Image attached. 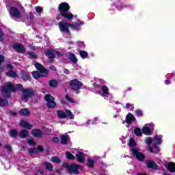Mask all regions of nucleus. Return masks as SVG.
<instances>
[{"instance_id":"nucleus-1","label":"nucleus","mask_w":175,"mask_h":175,"mask_svg":"<svg viewBox=\"0 0 175 175\" xmlns=\"http://www.w3.org/2000/svg\"><path fill=\"white\" fill-rule=\"evenodd\" d=\"M13 91H21L23 94L22 100H24V102H27L29 98L33 96V90L31 89H24L23 85L19 84L14 86L12 82H8L1 88L2 94L3 96L6 98H9V96H10V92Z\"/></svg>"},{"instance_id":"nucleus-2","label":"nucleus","mask_w":175,"mask_h":175,"mask_svg":"<svg viewBox=\"0 0 175 175\" xmlns=\"http://www.w3.org/2000/svg\"><path fill=\"white\" fill-rule=\"evenodd\" d=\"M84 23L78 22L75 23L73 25L68 23L65 21H61L59 23V28L61 32H65L66 33H70V31H69V27L72 28L74 31H79L80 29L81 25H83Z\"/></svg>"},{"instance_id":"nucleus-3","label":"nucleus","mask_w":175,"mask_h":175,"mask_svg":"<svg viewBox=\"0 0 175 175\" xmlns=\"http://www.w3.org/2000/svg\"><path fill=\"white\" fill-rule=\"evenodd\" d=\"M70 9V6L68 3H62L59 5V10L60 12V15L64 18H67V20H72L75 15L69 12V10Z\"/></svg>"},{"instance_id":"nucleus-4","label":"nucleus","mask_w":175,"mask_h":175,"mask_svg":"<svg viewBox=\"0 0 175 175\" xmlns=\"http://www.w3.org/2000/svg\"><path fill=\"white\" fill-rule=\"evenodd\" d=\"M57 116L59 118H66V117H69L70 120H73L75 116L70 110H66V112L63 111H58Z\"/></svg>"},{"instance_id":"nucleus-5","label":"nucleus","mask_w":175,"mask_h":175,"mask_svg":"<svg viewBox=\"0 0 175 175\" xmlns=\"http://www.w3.org/2000/svg\"><path fill=\"white\" fill-rule=\"evenodd\" d=\"M44 98L45 100H46V105L48 107H49V109H53V107H55L57 104L54 101L55 98L54 97H53V96L50 94H46Z\"/></svg>"},{"instance_id":"nucleus-6","label":"nucleus","mask_w":175,"mask_h":175,"mask_svg":"<svg viewBox=\"0 0 175 175\" xmlns=\"http://www.w3.org/2000/svg\"><path fill=\"white\" fill-rule=\"evenodd\" d=\"M155 141L156 144H161L162 143V136L161 135H156L154 139L151 137H148L146 139V143L148 146H150L151 143Z\"/></svg>"},{"instance_id":"nucleus-7","label":"nucleus","mask_w":175,"mask_h":175,"mask_svg":"<svg viewBox=\"0 0 175 175\" xmlns=\"http://www.w3.org/2000/svg\"><path fill=\"white\" fill-rule=\"evenodd\" d=\"M132 151V154L133 157H136L138 161H144V154L143 153L139 152V148H134L131 150Z\"/></svg>"},{"instance_id":"nucleus-8","label":"nucleus","mask_w":175,"mask_h":175,"mask_svg":"<svg viewBox=\"0 0 175 175\" xmlns=\"http://www.w3.org/2000/svg\"><path fill=\"white\" fill-rule=\"evenodd\" d=\"M154 129V124H146L144 127L142 128V132L144 135H146L147 136L151 135L152 131Z\"/></svg>"},{"instance_id":"nucleus-9","label":"nucleus","mask_w":175,"mask_h":175,"mask_svg":"<svg viewBox=\"0 0 175 175\" xmlns=\"http://www.w3.org/2000/svg\"><path fill=\"white\" fill-rule=\"evenodd\" d=\"M72 90H74V91H77L78 90H80L81 88V85H83V83L80 82L79 81H77V79H73L71 81L70 84Z\"/></svg>"},{"instance_id":"nucleus-10","label":"nucleus","mask_w":175,"mask_h":175,"mask_svg":"<svg viewBox=\"0 0 175 175\" xmlns=\"http://www.w3.org/2000/svg\"><path fill=\"white\" fill-rule=\"evenodd\" d=\"M49 75V71H33L32 72L34 79H40V77H46Z\"/></svg>"},{"instance_id":"nucleus-11","label":"nucleus","mask_w":175,"mask_h":175,"mask_svg":"<svg viewBox=\"0 0 175 175\" xmlns=\"http://www.w3.org/2000/svg\"><path fill=\"white\" fill-rule=\"evenodd\" d=\"M10 14H11L12 18H20V11L18 10V9L14 7L10 8Z\"/></svg>"},{"instance_id":"nucleus-12","label":"nucleus","mask_w":175,"mask_h":175,"mask_svg":"<svg viewBox=\"0 0 175 175\" xmlns=\"http://www.w3.org/2000/svg\"><path fill=\"white\" fill-rule=\"evenodd\" d=\"M79 169H80V165L71 164L68 167V172H70V173H73L74 174H79Z\"/></svg>"},{"instance_id":"nucleus-13","label":"nucleus","mask_w":175,"mask_h":175,"mask_svg":"<svg viewBox=\"0 0 175 175\" xmlns=\"http://www.w3.org/2000/svg\"><path fill=\"white\" fill-rule=\"evenodd\" d=\"M45 55H46V57H48V58H54L55 54H57V55L61 56L62 54L59 52H54V51L53 49H48L44 52Z\"/></svg>"},{"instance_id":"nucleus-14","label":"nucleus","mask_w":175,"mask_h":175,"mask_svg":"<svg viewBox=\"0 0 175 175\" xmlns=\"http://www.w3.org/2000/svg\"><path fill=\"white\" fill-rule=\"evenodd\" d=\"M74 154H75V156L78 162H81V163L84 162V153L77 150H75L74 151Z\"/></svg>"},{"instance_id":"nucleus-15","label":"nucleus","mask_w":175,"mask_h":175,"mask_svg":"<svg viewBox=\"0 0 175 175\" xmlns=\"http://www.w3.org/2000/svg\"><path fill=\"white\" fill-rule=\"evenodd\" d=\"M31 135H33L35 137H42V136H43V133L42 131H40V129H36L32 130Z\"/></svg>"},{"instance_id":"nucleus-16","label":"nucleus","mask_w":175,"mask_h":175,"mask_svg":"<svg viewBox=\"0 0 175 175\" xmlns=\"http://www.w3.org/2000/svg\"><path fill=\"white\" fill-rule=\"evenodd\" d=\"M21 126H22V128H25V129H32L33 126L25 120H21Z\"/></svg>"},{"instance_id":"nucleus-17","label":"nucleus","mask_w":175,"mask_h":175,"mask_svg":"<svg viewBox=\"0 0 175 175\" xmlns=\"http://www.w3.org/2000/svg\"><path fill=\"white\" fill-rule=\"evenodd\" d=\"M15 50H16V51H18V53H25V48H24V46L21 44H16L14 46Z\"/></svg>"},{"instance_id":"nucleus-18","label":"nucleus","mask_w":175,"mask_h":175,"mask_svg":"<svg viewBox=\"0 0 175 175\" xmlns=\"http://www.w3.org/2000/svg\"><path fill=\"white\" fill-rule=\"evenodd\" d=\"M102 90H103V96H105V99H108L107 95H109V88L106 85H103L102 87Z\"/></svg>"},{"instance_id":"nucleus-19","label":"nucleus","mask_w":175,"mask_h":175,"mask_svg":"<svg viewBox=\"0 0 175 175\" xmlns=\"http://www.w3.org/2000/svg\"><path fill=\"white\" fill-rule=\"evenodd\" d=\"M146 165H147L148 167H150V169H154V170L158 169V165H157V164L155 163H154V161H148L146 162Z\"/></svg>"},{"instance_id":"nucleus-20","label":"nucleus","mask_w":175,"mask_h":175,"mask_svg":"<svg viewBox=\"0 0 175 175\" xmlns=\"http://www.w3.org/2000/svg\"><path fill=\"white\" fill-rule=\"evenodd\" d=\"M135 117H133V115L129 113V115L126 116V124H132V122H133V121H135Z\"/></svg>"},{"instance_id":"nucleus-21","label":"nucleus","mask_w":175,"mask_h":175,"mask_svg":"<svg viewBox=\"0 0 175 175\" xmlns=\"http://www.w3.org/2000/svg\"><path fill=\"white\" fill-rule=\"evenodd\" d=\"M28 131L25 130V129H23L19 133H18V136L19 137H21V139H25V137H27V136H28Z\"/></svg>"},{"instance_id":"nucleus-22","label":"nucleus","mask_w":175,"mask_h":175,"mask_svg":"<svg viewBox=\"0 0 175 175\" xmlns=\"http://www.w3.org/2000/svg\"><path fill=\"white\" fill-rule=\"evenodd\" d=\"M34 65L36 69L39 70V72H48L47 70H46V68H44V67L42 66V64L39 63H36Z\"/></svg>"},{"instance_id":"nucleus-23","label":"nucleus","mask_w":175,"mask_h":175,"mask_svg":"<svg viewBox=\"0 0 175 175\" xmlns=\"http://www.w3.org/2000/svg\"><path fill=\"white\" fill-rule=\"evenodd\" d=\"M6 76L8 77H12V79H15V77H18L17 75V72L13 70H10L6 73Z\"/></svg>"},{"instance_id":"nucleus-24","label":"nucleus","mask_w":175,"mask_h":175,"mask_svg":"<svg viewBox=\"0 0 175 175\" xmlns=\"http://www.w3.org/2000/svg\"><path fill=\"white\" fill-rule=\"evenodd\" d=\"M19 114L21 116H29V110H28L27 109H23L19 111Z\"/></svg>"},{"instance_id":"nucleus-25","label":"nucleus","mask_w":175,"mask_h":175,"mask_svg":"<svg viewBox=\"0 0 175 175\" xmlns=\"http://www.w3.org/2000/svg\"><path fill=\"white\" fill-rule=\"evenodd\" d=\"M49 85L52 88H57V87H58V82L55 80H51L49 81Z\"/></svg>"},{"instance_id":"nucleus-26","label":"nucleus","mask_w":175,"mask_h":175,"mask_svg":"<svg viewBox=\"0 0 175 175\" xmlns=\"http://www.w3.org/2000/svg\"><path fill=\"white\" fill-rule=\"evenodd\" d=\"M167 169L169 171L174 172H175V163H169Z\"/></svg>"},{"instance_id":"nucleus-27","label":"nucleus","mask_w":175,"mask_h":175,"mask_svg":"<svg viewBox=\"0 0 175 175\" xmlns=\"http://www.w3.org/2000/svg\"><path fill=\"white\" fill-rule=\"evenodd\" d=\"M44 165L47 170H49L50 172L53 171V165H51L50 163L46 162L44 163Z\"/></svg>"},{"instance_id":"nucleus-28","label":"nucleus","mask_w":175,"mask_h":175,"mask_svg":"<svg viewBox=\"0 0 175 175\" xmlns=\"http://www.w3.org/2000/svg\"><path fill=\"white\" fill-rule=\"evenodd\" d=\"M22 73V79L27 81V80H29L31 79V77L29 76V74H24V71H21Z\"/></svg>"},{"instance_id":"nucleus-29","label":"nucleus","mask_w":175,"mask_h":175,"mask_svg":"<svg viewBox=\"0 0 175 175\" xmlns=\"http://www.w3.org/2000/svg\"><path fill=\"white\" fill-rule=\"evenodd\" d=\"M8 100L0 98V106L1 107L8 106Z\"/></svg>"},{"instance_id":"nucleus-30","label":"nucleus","mask_w":175,"mask_h":175,"mask_svg":"<svg viewBox=\"0 0 175 175\" xmlns=\"http://www.w3.org/2000/svg\"><path fill=\"white\" fill-rule=\"evenodd\" d=\"M79 54L81 58H83V59L88 57V53L84 51H80Z\"/></svg>"},{"instance_id":"nucleus-31","label":"nucleus","mask_w":175,"mask_h":175,"mask_svg":"<svg viewBox=\"0 0 175 175\" xmlns=\"http://www.w3.org/2000/svg\"><path fill=\"white\" fill-rule=\"evenodd\" d=\"M69 58L72 62L74 64H76L77 62V58H76V56L74 54H70Z\"/></svg>"},{"instance_id":"nucleus-32","label":"nucleus","mask_w":175,"mask_h":175,"mask_svg":"<svg viewBox=\"0 0 175 175\" xmlns=\"http://www.w3.org/2000/svg\"><path fill=\"white\" fill-rule=\"evenodd\" d=\"M94 163H95V161H94V160L91 159H88V166H89V167L93 168Z\"/></svg>"},{"instance_id":"nucleus-33","label":"nucleus","mask_w":175,"mask_h":175,"mask_svg":"<svg viewBox=\"0 0 175 175\" xmlns=\"http://www.w3.org/2000/svg\"><path fill=\"white\" fill-rule=\"evenodd\" d=\"M134 133L136 135V136H142V135H143V133H142V130L139 128H136L134 130Z\"/></svg>"},{"instance_id":"nucleus-34","label":"nucleus","mask_w":175,"mask_h":175,"mask_svg":"<svg viewBox=\"0 0 175 175\" xmlns=\"http://www.w3.org/2000/svg\"><path fill=\"white\" fill-rule=\"evenodd\" d=\"M149 152H159V148L155 147V148H152L150 147L148 149Z\"/></svg>"},{"instance_id":"nucleus-35","label":"nucleus","mask_w":175,"mask_h":175,"mask_svg":"<svg viewBox=\"0 0 175 175\" xmlns=\"http://www.w3.org/2000/svg\"><path fill=\"white\" fill-rule=\"evenodd\" d=\"M51 161L54 163H61V159H59V157H53L51 158Z\"/></svg>"},{"instance_id":"nucleus-36","label":"nucleus","mask_w":175,"mask_h":175,"mask_svg":"<svg viewBox=\"0 0 175 175\" xmlns=\"http://www.w3.org/2000/svg\"><path fill=\"white\" fill-rule=\"evenodd\" d=\"M62 143L63 144H66L68 143V136L67 135H62L61 137Z\"/></svg>"},{"instance_id":"nucleus-37","label":"nucleus","mask_w":175,"mask_h":175,"mask_svg":"<svg viewBox=\"0 0 175 175\" xmlns=\"http://www.w3.org/2000/svg\"><path fill=\"white\" fill-rule=\"evenodd\" d=\"M66 157L68 159H75L76 157L69 152H66Z\"/></svg>"},{"instance_id":"nucleus-38","label":"nucleus","mask_w":175,"mask_h":175,"mask_svg":"<svg viewBox=\"0 0 175 175\" xmlns=\"http://www.w3.org/2000/svg\"><path fill=\"white\" fill-rule=\"evenodd\" d=\"M10 136H11V137H17V131L11 130Z\"/></svg>"},{"instance_id":"nucleus-39","label":"nucleus","mask_w":175,"mask_h":175,"mask_svg":"<svg viewBox=\"0 0 175 175\" xmlns=\"http://www.w3.org/2000/svg\"><path fill=\"white\" fill-rule=\"evenodd\" d=\"M29 55L30 58H33L34 59H36V58H38V55H36V54L33 52L29 53Z\"/></svg>"},{"instance_id":"nucleus-40","label":"nucleus","mask_w":175,"mask_h":175,"mask_svg":"<svg viewBox=\"0 0 175 175\" xmlns=\"http://www.w3.org/2000/svg\"><path fill=\"white\" fill-rule=\"evenodd\" d=\"M135 144H136V142H135V141L133 140V138H131L129 139V146H130V147H133Z\"/></svg>"},{"instance_id":"nucleus-41","label":"nucleus","mask_w":175,"mask_h":175,"mask_svg":"<svg viewBox=\"0 0 175 175\" xmlns=\"http://www.w3.org/2000/svg\"><path fill=\"white\" fill-rule=\"evenodd\" d=\"M65 98L68 100V102H70V103H75L74 100L70 98V97H69L68 95H66Z\"/></svg>"},{"instance_id":"nucleus-42","label":"nucleus","mask_w":175,"mask_h":175,"mask_svg":"<svg viewBox=\"0 0 175 175\" xmlns=\"http://www.w3.org/2000/svg\"><path fill=\"white\" fill-rule=\"evenodd\" d=\"M27 143L31 146H35V141L33 139H27Z\"/></svg>"},{"instance_id":"nucleus-43","label":"nucleus","mask_w":175,"mask_h":175,"mask_svg":"<svg viewBox=\"0 0 175 175\" xmlns=\"http://www.w3.org/2000/svg\"><path fill=\"white\" fill-rule=\"evenodd\" d=\"M35 152H36V148H35L29 150V153L31 154H35Z\"/></svg>"},{"instance_id":"nucleus-44","label":"nucleus","mask_w":175,"mask_h":175,"mask_svg":"<svg viewBox=\"0 0 175 175\" xmlns=\"http://www.w3.org/2000/svg\"><path fill=\"white\" fill-rule=\"evenodd\" d=\"M135 113L138 117H142V116H143V112L140 110H137Z\"/></svg>"},{"instance_id":"nucleus-45","label":"nucleus","mask_w":175,"mask_h":175,"mask_svg":"<svg viewBox=\"0 0 175 175\" xmlns=\"http://www.w3.org/2000/svg\"><path fill=\"white\" fill-rule=\"evenodd\" d=\"M5 149L9 151L10 152H12V147L9 145H5Z\"/></svg>"},{"instance_id":"nucleus-46","label":"nucleus","mask_w":175,"mask_h":175,"mask_svg":"<svg viewBox=\"0 0 175 175\" xmlns=\"http://www.w3.org/2000/svg\"><path fill=\"white\" fill-rule=\"evenodd\" d=\"M36 10L37 13H41L42 10H43V8H42L41 7H36Z\"/></svg>"},{"instance_id":"nucleus-47","label":"nucleus","mask_w":175,"mask_h":175,"mask_svg":"<svg viewBox=\"0 0 175 175\" xmlns=\"http://www.w3.org/2000/svg\"><path fill=\"white\" fill-rule=\"evenodd\" d=\"M52 141L53 143H58L59 142V139H58L57 137H55L52 139Z\"/></svg>"},{"instance_id":"nucleus-48","label":"nucleus","mask_w":175,"mask_h":175,"mask_svg":"<svg viewBox=\"0 0 175 175\" xmlns=\"http://www.w3.org/2000/svg\"><path fill=\"white\" fill-rule=\"evenodd\" d=\"M3 61H5V57H3L2 55H0V65L2 64V62H3Z\"/></svg>"},{"instance_id":"nucleus-49","label":"nucleus","mask_w":175,"mask_h":175,"mask_svg":"<svg viewBox=\"0 0 175 175\" xmlns=\"http://www.w3.org/2000/svg\"><path fill=\"white\" fill-rule=\"evenodd\" d=\"M62 166H63L64 167H66V169H68V170H69V166H70V165H68V163H62Z\"/></svg>"},{"instance_id":"nucleus-50","label":"nucleus","mask_w":175,"mask_h":175,"mask_svg":"<svg viewBox=\"0 0 175 175\" xmlns=\"http://www.w3.org/2000/svg\"><path fill=\"white\" fill-rule=\"evenodd\" d=\"M3 40V33L0 30V42Z\"/></svg>"},{"instance_id":"nucleus-51","label":"nucleus","mask_w":175,"mask_h":175,"mask_svg":"<svg viewBox=\"0 0 175 175\" xmlns=\"http://www.w3.org/2000/svg\"><path fill=\"white\" fill-rule=\"evenodd\" d=\"M7 68H8V69L12 70L13 69V65H12V64H7Z\"/></svg>"},{"instance_id":"nucleus-52","label":"nucleus","mask_w":175,"mask_h":175,"mask_svg":"<svg viewBox=\"0 0 175 175\" xmlns=\"http://www.w3.org/2000/svg\"><path fill=\"white\" fill-rule=\"evenodd\" d=\"M129 107H132V105H131L130 103L126 104V109H129Z\"/></svg>"},{"instance_id":"nucleus-53","label":"nucleus","mask_w":175,"mask_h":175,"mask_svg":"<svg viewBox=\"0 0 175 175\" xmlns=\"http://www.w3.org/2000/svg\"><path fill=\"white\" fill-rule=\"evenodd\" d=\"M50 69H51V70H57V68H56L55 66H50Z\"/></svg>"},{"instance_id":"nucleus-54","label":"nucleus","mask_w":175,"mask_h":175,"mask_svg":"<svg viewBox=\"0 0 175 175\" xmlns=\"http://www.w3.org/2000/svg\"><path fill=\"white\" fill-rule=\"evenodd\" d=\"M64 73H65L66 75H69V70H64Z\"/></svg>"},{"instance_id":"nucleus-55","label":"nucleus","mask_w":175,"mask_h":175,"mask_svg":"<svg viewBox=\"0 0 175 175\" xmlns=\"http://www.w3.org/2000/svg\"><path fill=\"white\" fill-rule=\"evenodd\" d=\"M165 83L167 84V85H168V84H170V81L167 79L165 81Z\"/></svg>"},{"instance_id":"nucleus-56","label":"nucleus","mask_w":175,"mask_h":175,"mask_svg":"<svg viewBox=\"0 0 175 175\" xmlns=\"http://www.w3.org/2000/svg\"><path fill=\"white\" fill-rule=\"evenodd\" d=\"M39 151H43V146H38Z\"/></svg>"},{"instance_id":"nucleus-57","label":"nucleus","mask_w":175,"mask_h":175,"mask_svg":"<svg viewBox=\"0 0 175 175\" xmlns=\"http://www.w3.org/2000/svg\"><path fill=\"white\" fill-rule=\"evenodd\" d=\"M29 49H31V50H36L35 46H33L32 45H29Z\"/></svg>"},{"instance_id":"nucleus-58","label":"nucleus","mask_w":175,"mask_h":175,"mask_svg":"<svg viewBox=\"0 0 175 175\" xmlns=\"http://www.w3.org/2000/svg\"><path fill=\"white\" fill-rule=\"evenodd\" d=\"M12 116H16V112H12Z\"/></svg>"},{"instance_id":"nucleus-59","label":"nucleus","mask_w":175,"mask_h":175,"mask_svg":"<svg viewBox=\"0 0 175 175\" xmlns=\"http://www.w3.org/2000/svg\"><path fill=\"white\" fill-rule=\"evenodd\" d=\"M137 175H146L145 174H138Z\"/></svg>"},{"instance_id":"nucleus-60","label":"nucleus","mask_w":175,"mask_h":175,"mask_svg":"<svg viewBox=\"0 0 175 175\" xmlns=\"http://www.w3.org/2000/svg\"><path fill=\"white\" fill-rule=\"evenodd\" d=\"M2 70H3V67L1 68V70H0V72H2Z\"/></svg>"},{"instance_id":"nucleus-61","label":"nucleus","mask_w":175,"mask_h":175,"mask_svg":"<svg viewBox=\"0 0 175 175\" xmlns=\"http://www.w3.org/2000/svg\"><path fill=\"white\" fill-rule=\"evenodd\" d=\"M77 93L79 94V91H77Z\"/></svg>"},{"instance_id":"nucleus-62","label":"nucleus","mask_w":175,"mask_h":175,"mask_svg":"<svg viewBox=\"0 0 175 175\" xmlns=\"http://www.w3.org/2000/svg\"><path fill=\"white\" fill-rule=\"evenodd\" d=\"M171 75L173 76V73H172Z\"/></svg>"},{"instance_id":"nucleus-63","label":"nucleus","mask_w":175,"mask_h":175,"mask_svg":"<svg viewBox=\"0 0 175 175\" xmlns=\"http://www.w3.org/2000/svg\"><path fill=\"white\" fill-rule=\"evenodd\" d=\"M0 146H1V144H0Z\"/></svg>"}]
</instances>
